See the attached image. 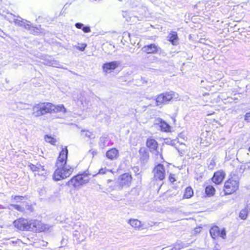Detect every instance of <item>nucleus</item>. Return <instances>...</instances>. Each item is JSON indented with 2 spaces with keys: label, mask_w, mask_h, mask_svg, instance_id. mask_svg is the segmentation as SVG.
<instances>
[{
  "label": "nucleus",
  "mask_w": 250,
  "mask_h": 250,
  "mask_svg": "<svg viewBox=\"0 0 250 250\" xmlns=\"http://www.w3.org/2000/svg\"><path fill=\"white\" fill-rule=\"evenodd\" d=\"M146 146L149 148L151 151L156 150L158 146V144L154 139L149 138L146 141Z\"/></svg>",
  "instance_id": "17"
},
{
  "label": "nucleus",
  "mask_w": 250,
  "mask_h": 250,
  "mask_svg": "<svg viewBox=\"0 0 250 250\" xmlns=\"http://www.w3.org/2000/svg\"><path fill=\"white\" fill-rule=\"evenodd\" d=\"M78 231H75V233H73V236L74 237H76L77 236V233H78Z\"/></svg>",
  "instance_id": "42"
},
{
  "label": "nucleus",
  "mask_w": 250,
  "mask_h": 250,
  "mask_svg": "<svg viewBox=\"0 0 250 250\" xmlns=\"http://www.w3.org/2000/svg\"><path fill=\"white\" fill-rule=\"evenodd\" d=\"M84 239H85V238H83L82 239H80L79 238H78V241L79 242H82V241H84Z\"/></svg>",
  "instance_id": "41"
},
{
  "label": "nucleus",
  "mask_w": 250,
  "mask_h": 250,
  "mask_svg": "<svg viewBox=\"0 0 250 250\" xmlns=\"http://www.w3.org/2000/svg\"><path fill=\"white\" fill-rule=\"evenodd\" d=\"M208 168L210 169H213L215 166V162L214 160L213 159L208 160Z\"/></svg>",
  "instance_id": "31"
},
{
  "label": "nucleus",
  "mask_w": 250,
  "mask_h": 250,
  "mask_svg": "<svg viewBox=\"0 0 250 250\" xmlns=\"http://www.w3.org/2000/svg\"><path fill=\"white\" fill-rule=\"evenodd\" d=\"M93 154H95V153H96V152H94V151H93Z\"/></svg>",
  "instance_id": "45"
},
{
  "label": "nucleus",
  "mask_w": 250,
  "mask_h": 250,
  "mask_svg": "<svg viewBox=\"0 0 250 250\" xmlns=\"http://www.w3.org/2000/svg\"><path fill=\"white\" fill-rule=\"evenodd\" d=\"M119 151L115 148L110 149L106 153V157L111 160L117 159L119 157Z\"/></svg>",
  "instance_id": "14"
},
{
  "label": "nucleus",
  "mask_w": 250,
  "mask_h": 250,
  "mask_svg": "<svg viewBox=\"0 0 250 250\" xmlns=\"http://www.w3.org/2000/svg\"><path fill=\"white\" fill-rule=\"evenodd\" d=\"M127 223L136 230H140L143 229V224L138 219H130L127 221Z\"/></svg>",
  "instance_id": "11"
},
{
  "label": "nucleus",
  "mask_w": 250,
  "mask_h": 250,
  "mask_svg": "<svg viewBox=\"0 0 250 250\" xmlns=\"http://www.w3.org/2000/svg\"><path fill=\"white\" fill-rule=\"evenodd\" d=\"M157 121L162 131L168 132L170 130V126L166 122L161 119H157Z\"/></svg>",
  "instance_id": "18"
},
{
  "label": "nucleus",
  "mask_w": 250,
  "mask_h": 250,
  "mask_svg": "<svg viewBox=\"0 0 250 250\" xmlns=\"http://www.w3.org/2000/svg\"><path fill=\"white\" fill-rule=\"evenodd\" d=\"M140 152V153H142L143 152L144 153V158L145 159H147L148 158V155L145 152V150L144 149H141L139 151Z\"/></svg>",
  "instance_id": "38"
},
{
  "label": "nucleus",
  "mask_w": 250,
  "mask_h": 250,
  "mask_svg": "<svg viewBox=\"0 0 250 250\" xmlns=\"http://www.w3.org/2000/svg\"><path fill=\"white\" fill-rule=\"evenodd\" d=\"M174 96L173 92H166L159 95L155 101V104L157 106H159L163 104H166L172 99Z\"/></svg>",
  "instance_id": "6"
},
{
  "label": "nucleus",
  "mask_w": 250,
  "mask_h": 250,
  "mask_svg": "<svg viewBox=\"0 0 250 250\" xmlns=\"http://www.w3.org/2000/svg\"><path fill=\"white\" fill-rule=\"evenodd\" d=\"M10 206L13 207L15 209L20 211H23L24 210V208L18 205L11 204Z\"/></svg>",
  "instance_id": "33"
},
{
  "label": "nucleus",
  "mask_w": 250,
  "mask_h": 250,
  "mask_svg": "<svg viewBox=\"0 0 250 250\" xmlns=\"http://www.w3.org/2000/svg\"><path fill=\"white\" fill-rule=\"evenodd\" d=\"M82 30L84 33H89L91 31L90 28L89 26H83Z\"/></svg>",
  "instance_id": "35"
},
{
  "label": "nucleus",
  "mask_w": 250,
  "mask_h": 250,
  "mask_svg": "<svg viewBox=\"0 0 250 250\" xmlns=\"http://www.w3.org/2000/svg\"><path fill=\"white\" fill-rule=\"evenodd\" d=\"M249 210L247 208L242 209L239 214V217L243 220H246L247 218Z\"/></svg>",
  "instance_id": "24"
},
{
  "label": "nucleus",
  "mask_w": 250,
  "mask_h": 250,
  "mask_svg": "<svg viewBox=\"0 0 250 250\" xmlns=\"http://www.w3.org/2000/svg\"><path fill=\"white\" fill-rule=\"evenodd\" d=\"M245 120L247 122H250V112L247 113L245 115Z\"/></svg>",
  "instance_id": "36"
},
{
  "label": "nucleus",
  "mask_w": 250,
  "mask_h": 250,
  "mask_svg": "<svg viewBox=\"0 0 250 250\" xmlns=\"http://www.w3.org/2000/svg\"><path fill=\"white\" fill-rule=\"evenodd\" d=\"M185 247V244L183 242L178 241L176 243V244L173 247L172 249L174 250H180Z\"/></svg>",
  "instance_id": "28"
},
{
  "label": "nucleus",
  "mask_w": 250,
  "mask_h": 250,
  "mask_svg": "<svg viewBox=\"0 0 250 250\" xmlns=\"http://www.w3.org/2000/svg\"><path fill=\"white\" fill-rule=\"evenodd\" d=\"M154 176L155 179L162 180L165 177V169L164 166L159 164L153 169Z\"/></svg>",
  "instance_id": "8"
},
{
  "label": "nucleus",
  "mask_w": 250,
  "mask_h": 250,
  "mask_svg": "<svg viewBox=\"0 0 250 250\" xmlns=\"http://www.w3.org/2000/svg\"><path fill=\"white\" fill-rule=\"evenodd\" d=\"M106 141V138L105 137H101L100 138V142H103L104 144V146L105 145V142Z\"/></svg>",
  "instance_id": "40"
},
{
  "label": "nucleus",
  "mask_w": 250,
  "mask_h": 250,
  "mask_svg": "<svg viewBox=\"0 0 250 250\" xmlns=\"http://www.w3.org/2000/svg\"><path fill=\"white\" fill-rule=\"evenodd\" d=\"M68 150L66 147L62 149L57 159L55 169L53 174L55 181H59L70 176L74 170V168L67 165Z\"/></svg>",
  "instance_id": "1"
},
{
  "label": "nucleus",
  "mask_w": 250,
  "mask_h": 250,
  "mask_svg": "<svg viewBox=\"0 0 250 250\" xmlns=\"http://www.w3.org/2000/svg\"><path fill=\"white\" fill-rule=\"evenodd\" d=\"M225 173L223 171L220 170L214 173L212 177V181L216 184L222 182L225 178Z\"/></svg>",
  "instance_id": "13"
},
{
  "label": "nucleus",
  "mask_w": 250,
  "mask_h": 250,
  "mask_svg": "<svg viewBox=\"0 0 250 250\" xmlns=\"http://www.w3.org/2000/svg\"><path fill=\"white\" fill-rule=\"evenodd\" d=\"M174 176L175 175L174 174H170L169 176V180L170 182L173 183L175 181Z\"/></svg>",
  "instance_id": "39"
},
{
  "label": "nucleus",
  "mask_w": 250,
  "mask_h": 250,
  "mask_svg": "<svg viewBox=\"0 0 250 250\" xmlns=\"http://www.w3.org/2000/svg\"><path fill=\"white\" fill-rule=\"evenodd\" d=\"M210 234L212 238L215 239L219 236L220 229L217 226L212 227L210 229Z\"/></svg>",
  "instance_id": "22"
},
{
  "label": "nucleus",
  "mask_w": 250,
  "mask_h": 250,
  "mask_svg": "<svg viewBox=\"0 0 250 250\" xmlns=\"http://www.w3.org/2000/svg\"><path fill=\"white\" fill-rule=\"evenodd\" d=\"M33 115L35 117H39L42 115V113L41 110V108L40 104H38L33 106Z\"/></svg>",
  "instance_id": "21"
},
{
  "label": "nucleus",
  "mask_w": 250,
  "mask_h": 250,
  "mask_svg": "<svg viewBox=\"0 0 250 250\" xmlns=\"http://www.w3.org/2000/svg\"><path fill=\"white\" fill-rule=\"evenodd\" d=\"M165 249H166V248H163V249H162V250H165Z\"/></svg>",
  "instance_id": "48"
},
{
  "label": "nucleus",
  "mask_w": 250,
  "mask_h": 250,
  "mask_svg": "<svg viewBox=\"0 0 250 250\" xmlns=\"http://www.w3.org/2000/svg\"><path fill=\"white\" fill-rule=\"evenodd\" d=\"M107 173H113V171H112V170H109L106 168H102L99 171V174H104Z\"/></svg>",
  "instance_id": "32"
},
{
  "label": "nucleus",
  "mask_w": 250,
  "mask_h": 250,
  "mask_svg": "<svg viewBox=\"0 0 250 250\" xmlns=\"http://www.w3.org/2000/svg\"><path fill=\"white\" fill-rule=\"evenodd\" d=\"M29 219L20 218L14 222V226L18 229L21 230L28 231Z\"/></svg>",
  "instance_id": "7"
},
{
  "label": "nucleus",
  "mask_w": 250,
  "mask_h": 250,
  "mask_svg": "<svg viewBox=\"0 0 250 250\" xmlns=\"http://www.w3.org/2000/svg\"><path fill=\"white\" fill-rule=\"evenodd\" d=\"M139 12L142 16L146 17H148L149 15L147 8L146 6H142L140 9Z\"/></svg>",
  "instance_id": "25"
},
{
  "label": "nucleus",
  "mask_w": 250,
  "mask_h": 250,
  "mask_svg": "<svg viewBox=\"0 0 250 250\" xmlns=\"http://www.w3.org/2000/svg\"><path fill=\"white\" fill-rule=\"evenodd\" d=\"M42 115L46 113L62 112L65 113L66 109L63 104L54 105L50 103L40 104Z\"/></svg>",
  "instance_id": "2"
},
{
  "label": "nucleus",
  "mask_w": 250,
  "mask_h": 250,
  "mask_svg": "<svg viewBox=\"0 0 250 250\" xmlns=\"http://www.w3.org/2000/svg\"><path fill=\"white\" fill-rule=\"evenodd\" d=\"M75 26L78 29H82L83 27V24L80 22H77L75 24Z\"/></svg>",
  "instance_id": "37"
},
{
  "label": "nucleus",
  "mask_w": 250,
  "mask_h": 250,
  "mask_svg": "<svg viewBox=\"0 0 250 250\" xmlns=\"http://www.w3.org/2000/svg\"><path fill=\"white\" fill-rule=\"evenodd\" d=\"M93 154H95V153H96V152H94V151H93Z\"/></svg>",
  "instance_id": "44"
},
{
  "label": "nucleus",
  "mask_w": 250,
  "mask_h": 250,
  "mask_svg": "<svg viewBox=\"0 0 250 250\" xmlns=\"http://www.w3.org/2000/svg\"><path fill=\"white\" fill-rule=\"evenodd\" d=\"M213 250H218L217 249H214Z\"/></svg>",
  "instance_id": "47"
},
{
  "label": "nucleus",
  "mask_w": 250,
  "mask_h": 250,
  "mask_svg": "<svg viewBox=\"0 0 250 250\" xmlns=\"http://www.w3.org/2000/svg\"><path fill=\"white\" fill-rule=\"evenodd\" d=\"M159 49L160 48L155 44H150L143 47L142 50L143 52L147 54H155L158 51Z\"/></svg>",
  "instance_id": "12"
},
{
  "label": "nucleus",
  "mask_w": 250,
  "mask_h": 250,
  "mask_svg": "<svg viewBox=\"0 0 250 250\" xmlns=\"http://www.w3.org/2000/svg\"><path fill=\"white\" fill-rule=\"evenodd\" d=\"M224 184V191L225 194H231L235 192L239 188V182L237 178L234 176L233 177L232 175Z\"/></svg>",
  "instance_id": "3"
},
{
  "label": "nucleus",
  "mask_w": 250,
  "mask_h": 250,
  "mask_svg": "<svg viewBox=\"0 0 250 250\" xmlns=\"http://www.w3.org/2000/svg\"><path fill=\"white\" fill-rule=\"evenodd\" d=\"M44 139L46 142L50 143L53 145H55V143L57 142V140L55 138L48 135L45 136Z\"/></svg>",
  "instance_id": "26"
},
{
  "label": "nucleus",
  "mask_w": 250,
  "mask_h": 250,
  "mask_svg": "<svg viewBox=\"0 0 250 250\" xmlns=\"http://www.w3.org/2000/svg\"><path fill=\"white\" fill-rule=\"evenodd\" d=\"M12 200H13L16 202H21L24 199V197L22 196H12Z\"/></svg>",
  "instance_id": "30"
},
{
  "label": "nucleus",
  "mask_w": 250,
  "mask_h": 250,
  "mask_svg": "<svg viewBox=\"0 0 250 250\" xmlns=\"http://www.w3.org/2000/svg\"><path fill=\"white\" fill-rule=\"evenodd\" d=\"M14 21L15 24L20 26H23L25 28L29 30L31 27V23L28 21H23L18 19H15Z\"/></svg>",
  "instance_id": "19"
},
{
  "label": "nucleus",
  "mask_w": 250,
  "mask_h": 250,
  "mask_svg": "<svg viewBox=\"0 0 250 250\" xmlns=\"http://www.w3.org/2000/svg\"><path fill=\"white\" fill-rule=\"evenodd\" d=\"M93 154H95V153H96V152H94V151H93Z\"/></svg>",
  "instance_id": "43"
},
{
  "label": "nucleus",
  "mask_w": 250,
  "mask_h": 250,
  "mask_svg": "<svg viewBox=\"0 0 250 250\" xmlns=\"http://www.w3.org/2000/svg\"><path fill=\"white\" fill-rule=\"evenodd\" d=\"M81 136L84 138H91L93 137V134L88 130H82Z\"/></svg>",
  "instance_id": "29"
},
{
  "label": "nucleus",
  "mask_w": 250,
  "mask_h": 250,
  "mask_svg": "<svg viewBox=\"0 0 250 250\" xmlns=\"http://www.w3.org/2000/svg\"><path fill=\"white\" fill-rule=\"evenodd\" d=\"M132 177L129 173H125L119 178V184L122 187L128 186L131 183Z\"/></svg>",
  "instance_id": "10"
},
{
  "label": "nucleus",
  "mask_w": 250,
  "mask_h": 250,
  "mask_svg": "<svg viewBox=\"0 0 250 250\" xmlns=\"http://www.w3.org/2000/svg\"><path fill=\"white\" fill-rule=\"evenodd\" d=\"M119 64V62L117 61L105 63L103 65V71L106 73H109L115 69Z\"/></svg>",
  "instance_id": "9"
},
{
  "label": "nucleus",
  "mask_w": 250,
  "mask_h": 250,
  "mask_svg": "<svg viewBox=\"0 0 250 250\" xmlns=\"http://www.w3.org/2000/svg\"><path fill=\"white\" fill-rule=\"evenodd\" d=\"M44 63L46 65L51 66L52 67L62 68L61 64L58 61L55 60L54 59H52L51 58H50V57L45 60Z\"/></svg>",
  "instance_id": "15"
},
{
  "label": "nucleus",
  "mask_w": 250,
  "mask_h": 250,
  "mask_svg": "<svg viewBox=\"0 0 250 250\" xmlns=\"http://www.w3.org/2000/svg\"><path fill=\"white\" fill-rule=\"evenodd\" d=\"M28 231L41 232L47 229V226L42 224L41 221L37 219H29Z\"/></svg>",
  "instance_id": "4"
},
{
  "label": "nucleus",
  "mask_w": 250,
  "mask_h": 250,
  "mask_svg": "<svg viewBox=\"0 0 250 250\" xmlns=\"http://www.w3.org/2000/svg\"><path fill=\"white\" fill-rule=\"evenodd\" d=\"M193 191L192 188L190 187H187L185 189L183 196V198H190L193 196Z\"/></svg>",
  "instance_id": "23"
},
{
  "label": "nucleus",
  "mask_w": 250,
  "mask_h": 250,
  "mask_svg": "<svg viewBox=\"0 0 250 250\" xmlns=\"http://www.w3.org/2000/svg\"><path fill=\"white\" fill-rule=\"evenodd\" d=\"M28 167L33 172H38L39 173L44 170L43 166L40 164H37L36 165H34L30 163L28 164Z\"/></svg>",
  "instance_id": "16"
},
{
  "label": "nucleus",
  "mask_w": 250,
  "mask_h": 250,
  "mask_svg": "<svg viewBox=\"0 0 250 250\" xmlns=\"http://www.w3.org/2000/svg\"><path fill=\"white\" fill-rule=\"evenodd\" d=\"M89 179L86 175L79 174L73 177L68 182L69 185H72L76 188H80L83 184L88 183Z\"/></svg>",
  "instance_id": "5"
},
{
  "label": "nucleus",
  "mask_w": 250,
  "mask_h": 250,
  "mask_svg": "<svg viewBox=\"0 0 250 250\" xmlns=\"http://www.w3.org/2000/svg\"><path fill=\"white\" fill-rule=\"evenodd\" d=\"M249 151L250 152V147L249 148Z\"/></svg>",
  "instance_id": "46"
},
{
  "label": "nucleus",
  "mask_w": 250,
  "mask_h": 250,
  "mask_svg": "<svg viewBox=\"0 0 250 250\" xmlns=\"http://www.w3.org/2000/svg\"><path fill=\"white\" fill-rule=\"evenodd\" d=\"M220 237H222L223 239H225L226 237V231L224 229L222 230L221 231L220 230V234L219 236Z\"/></svg>",
  "instance_id": "34"
},
{
  "label": "nucleus",
  "mask_w": 250,
  "mask_h": 250,
  "mask_svg": "<svg viewBox=\"0 0 250 250\" xmlns=\"http://www.w3.org/2000/svg\"><path fill=\"white\" fill-rule=\"evenodd\" d=\"M168 38L169 39L168 40L173 45H176L178 44V38L176 32H171L168 35Z\"/></svg>",
  "instance_id": "20"
},
{
  "label": "nucleus",
  "mask_w": 250,
  "mask_h": 250,
  "mask_svg": "<svg viewBox=\"0 0 250 250\" xmlns=\"http://www.w3.org/2000/svg\"><path fill=\"white\" fill-rule=\"evenodd\" d=\"M205 192L208 195H213L215 192L214 188L211 186H208L205 189Z\"/></svg>",
  "instance_id": "27"
}]
</instances>
